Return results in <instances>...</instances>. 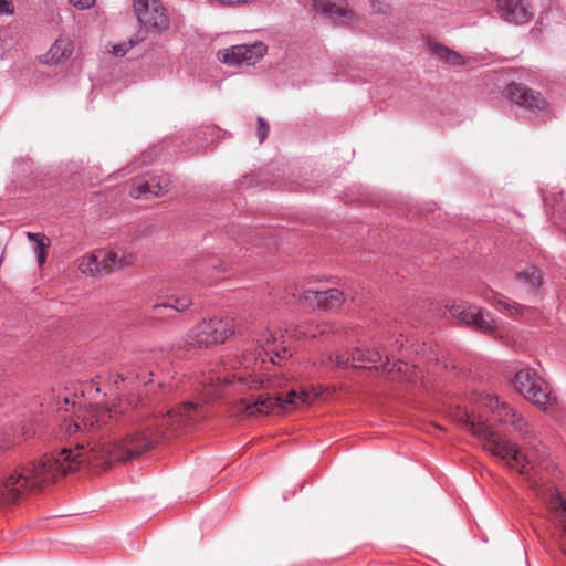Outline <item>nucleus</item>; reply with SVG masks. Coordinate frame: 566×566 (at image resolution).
Wrapping results in <instances>:
<instances>
[{
	"instance_id": "bb28decb",
	"label": "nucleus",
	"mask_w": 566,
	"mask_h": 566,
	"mask_svg": "<svg viewBox=\"0 0 566 566\" xmlns=\"http://www.w3.org/2000/svg\"><path fill=\"white\" fill-rule=\"evenodd\" d=\"M497 311H506L510 315L516 316L522 314V306L515 302L497 300Z\"/></svg>"
},
{
	"instance_id": "c85d7f7f",
	"label": "nucleus",
	"mask_w": 566,
	"mask_h": 566,
	"mask_svg": "<svg viewBox=\"0 0 566 566\" xmlns=\"http://www.w3.org/2000/svg\"><path fill=\"white\" fill-rule=\"evenodd\" d=\"M237 381H238L240 389L243 387L256 388V387L261 386L263 382L261 379L253 377L251 375H248V376L240 375V376H238Z\"/></svg>"
},
{
	"instance_id": "ddd939ff",
	"label": "nucleus",
	"mask_w": 566,
	"mask_h": 566,
	"mask_svg": "<svg viewBox=\"0 0 566 566\" xmlns=\"http://www.w3.org/2000/svg\"><path fill=\"white\" fill-rule=\"evenodd\" d=\"M464 424L469 427L470 431L479 439L486 451L495 454L493 423L481 418L470 419L469 416H465Z\"/></svg>"
},
{
	"instance_id": "f8f14e48",
	"label": "nucleus",
	"mask_w": 566,
	"mask_h": 566,
	"mask_svg": "<svg viewBox=\"0 0 566 566\" xmlns=\"http://www.w3.org/2000/svg\"><path fill=\"white\" fill-rule=\"evenodd\" d=\"M497 458L506 462L511 469H515L521 473L528 472L531 460L521 450H517L515 444L504 442L497 438Z\"/></svg>"
},
{
	"instance_id": "4468645a",
	"label": "nucleus",
	"mask_w": 566,
	"mask_h": 566,
	"mask_svg": "<svg viewBox=\"0 0 566 566\" xmlns=\"http://www.w3.org/2000/svg\"><path fill=\"white\" fill-rule=\"evenodd\" d=\"M105 274L133 265L136 255L126 250H103Z\"/></svg>"
},
{
	"instance_id": "9d476101",
	"label": "nucleus",
	"mask_w": 566,
	"mask_h": 566,
	"mask_svg": "<svg viewBox=\"0 0 566 566\" xmlns=\"http://www.w3.org/2000/svg\"><path fill=\"white\" fill-rule=\"evenodd\" d=\"M497 18L510 24L523 25L533 20L534 12L527 0H497Z\"/></svg>"
},
{
	"instance_id": "39448f33",
	"label": "nucleus",
	"mask_w": 566,
	"mask_h": 566,
	"mask_svg": "<svg viewBox=\"0 0 566 566\" xmlns=\"http://www.w3.org/2000/svg\"><path fill=\"white\" fill-rule=\"evenodd\" d=\"M504 94L510 101L528 112L531 117H545L549 114V104L546 98L523 84H509Z\"/></svg>"
},
{
	"instance_id": "a19ab883",
	"label": "nucleus",
	"mask_w": 566,
	"mask_h": 566,
	"mask_svg": "<svg viewBox=\"0 0 566 566\" xmlns=\"http://www.w3.org/2000/svg\"><path fill=\"white\" fill-rule=\"evenodd\" d=\"M126 378V376L122 373H118L116 374V379H115V384H117L119 380H124Z\"/></svg>"
},
{
	"instance_id": "e433bc0d",
	"label": "nucleus",
	"mask_w": 566,
	"mask_h": 566,
	"mask_svg": "<svg viewBox=\"0 0 566 566\" xmlns=\"http://www.w3.org/2000/svg\"><path fill=\"white\" fill-rule=\"evenodd\" d=\"M321 364H322V365H331V364H334V357H333L331 354H327V355H325V356L322 358Z\"/></svg>"
},
{
	"instance_id": "6ab92c4d",
	"label": "nucleus",
	"mask_w": 566,
	"mask_h": 566,
	"mask_svg": "<svg viewBox=\"0 0 566 566\" xmlns=\"http://www.w3.org/2000/svg\"><path fill=\"white\" fill-rule=\"evenodd\" d=\"M319 310L331 311L342 306L346 301L344 292L338 289H329L326 291H319Z\"/></svg>"
},
{
	"instance_id": "58836bf2",
	"label": "nucleus",
	"mask_w": 566,
	"mask_h": 566,
	"mask_svg": "<svg viewBox=\"0 0 566 566\" xmlns=\"http://www.w3.org/2000/svg\"><path fill=\"white\" fill-rule=\"evenodd\" d=\"M153 160V157L151 155H149L148 153H144L143 156H142V163L143 164H148Z\"/></svg>"
},
{
	"instance_id": "cd10ccee",
	"label": "nucleus",
	"mask_w": 566,
	"mask_h": 566,
	"mask_svg": "<svg viewBox=\"0 0 566 566\" xmlns=\"http://www.w3.org/2000/svg\"><path fill=\"white\" fill-rule=\"evenodd\" d=\"M281 302L284 304L292 303L293 300L296 298V295L298 293V287L294 283H290L283 287V291H281Z\"/></svg>"
},
{
	"instance_id": "7ed1b4c3",
	"label": "nucleus",
	"mask_w": 566,
	"mask_h": 566,
	"mask_svg": "<svg viewBox=\"0 0 566 566\" xmlns=\"http://www.w3.org/2000/svg\"><path fill=\"white\" fill-rule=\"evenodd\" d=\"M318 396V392L308 390H303L300 394L291 390L285 397L259 395L252 397L251 400L241 399L237 405V411L245 418L289 412L303 406H310Z\"/></svg>"
},
{
	"instance_id": "c756f323",
	"label": "nucleus",
	"mask_w": 566,
	"mask_h": 566,
	"mask_svg": "<svg viewBox=\"0 0 566 566\" xmlns=\"http://www.w3.org/2000/svg\"><path fill=\"white\" fill-rule=\"evenodd\" d=\"M269 124L263 117H258V127H256V135L259 138V143L262 144L269 135Z\"/></svg>"
},
{
	"instance_id": "20e7f679",
	"label": "nucleus",
	"mask_w": 566,
	"mask_h": 566,
	"mask_svg": "<svg viewBox=\"0 0 566 566\" xmlns=\"http://www.w3.org/2000/svg\"><path fill=\"white\" fill-rule=\"evenodd\" d=\"M235 332L233 317H212L202 319L187 335L186 348H202L222 344Z\"/></svg>"
},
{
	"instance_id": "b1692460",
	"label": "nucleus",
	"mask_w": 566,
	"mask_h": 566,
	"mask_svg": "<svg viewBox=\"0 0 566 566\" xmlns=\"http://www.w3.org/2000/svg\"><path fill=\"white\" fill-rule=\"evenodd\" d=\"M298 301L305 307L312 310L319 308V291L306 290L300 295Z\"/></svg>"
},
{
	"instance_id": "412c9836",
	"label": "nucleus",
	"mask_w": 566,
	"mask_h": 566,
	"mask_svg": "<svg viewBox=\"0 0 566 566\" xmlns=\"http://www.w3.org/2000/svg\"><path fill=\"white\" fill-rule=\"evenodd\" d=\"M191 305H192L191 298L187 295H182L179 297H172L167 303L154 304L151 307V313H153V315L157 316V315H160L163 310H165V308H171L177 312H185Z\"/></svg>"
},
{
	"instance_id": "473e14b6",
	"label": "nucleus",
	"mask_w": 566,
	"mask_h": 566,
	"mask_svg": "<svg viewBox=\"0 0 566 566\" xmlns=\"http://www.w3.org/2000/svg\"><path fill=\"white\" fill-rule=\"evenodd\" d=\"M349 360H352V355L350 356L337 355L334 359V363H335V366H337V367H347Z\"/></svg>"
},
{
	"instance_id": "0eeeda50",
	"label": "nucleus",
	"mask_w": 566,
	"mask_h": 566,
	"mask_svg": "<svg viewBox=\"0 0 566 566\" xmlns=\"http://www.w3.org/2000/svg\"><path fill=\"white\" fill-rule=\"evenodd\" d=\"M133 8L140 25L155 30L168 27L166 9L160 0H134Z\"/></svg>"
},
{
	"instance_id": "1a4fd4ad",
	"label": "nucleus",
	"mask_w": 566,
	"mask_h": 566,
	"mask_svg": "<svg viewBox=\"0 0 566 566\" xmlns=\"http://www.w3.org/2000/svg\"><path fill=\"white\" fill-rule=\"evenodd\" d=\"M497 424L505 427L509 431L515 432L524 440L531 441L534 431L524 416L507 402H497Z\"/></svg>"
},
{
	"instance_id": "393cba45",
	"label": "nucleus",
	"mask_w": 566,
	"mask_h": 566,
	"mask_svg": "<svg viewBox=\"0 0 566 566\" xmlns=\"http://www.w3.org/2000/svg\"><path fill=\"white\" fill-rule=\"evenodd\" d=\"M145 35H137L136 39L130 38L128 41L113 45L112 53L116 56H124L134 45L143 41Z\"/></svg>"
},
{
	"instance_id": "c9c22d12",
	"label": "nucleus",
	"mask_w": 566,
	"mask_h": 566,
	"mask_svg": "<svg viewBox=\"0 0 566 566\" xmlns=\"http://www.w3.org/2000/svg\"><path fill=\"white\" fill-rule=\"evenodd\" d=\"M222 3L231 4V6H239V4H247L251 3L254 0H220Z\"/></svg>"
},
{
	"instance_id": "72a5a7b5",
	"label": "nucleus",
	"mask_w": 566,
	"mask_h": 566,
	"mask_svg": "<svg viewBox=\"0 0 566 566\" xmlns=\"http://www.w3.org/2000/svg\"><path fill=\"white\" fill-rule=\"evenodd\" d=\"M327 328H328V325H327V324L317 325V326H316L317 332H316V331L311 332V333L304 332V333H303V335H304V336H306V337H307V336H310V337H316V336H317V334H325V333H326V331H327Z\"/></svg>"
},
{
	"instance_id": "a878e982",
	"label": "nucleus",
	"mask_w": 566,
	"mask_h": 566,
	"mask_svg": "<svg viewBox=\"0 0 566 566\" xmlns=\"http://www.w3.org/2000/svg\"><path fill=\"white\" fill-rule=\"evenodd\" d=\"M518 277L525 280L533 287H538L542 284V273L536 268L520 273Z\"/></svg>"
},
{
	"instance_id": "5701e85b",
	"label": "nucleus",
	"mask_w": 566,
	"mask_h": 566,
	"mask_svg": "<svg viewBox=\"0 0 566 566\" xmlns=\"http://www.w3.org/2000/svg\"><path fill=\"white\" fill-rule=\"evenodd\" d=\"M381 354L376 349H370L367 347H357L352 353V361H358V363H373L376 364L380 361Z\"/></svg>"
},
{
	"instance_id": "7c9ffc66",
	"label": "nucleus",
	"mask_w": 566,
	"mask_h": 566,
	"mask_svg": "<svg viewBox=\"0 0 566 566\" xmlns=\"http://www.w3.org/2000/svg\"><path fill=\"white\" fill-rule=\"evenodd\" d=\"M15 444V439L9 432H0V451H6Z\"/></svg>"
},
{
	"instance_id": "f704fd0d",
	"label": "nucleus",
	"mask_w": 566,
	"mask_h": 566,
	"mask_svg": "<svg viewBox=\"0 0 566 566\" xmlns=\"http://www.w3.org/2000/svg\"><path fill=\"white\" fill-rule=\"evenodd\" d=\"M13 9L8 0H0V14L12 13Z\"/></svg>"
},
{
	"instance_id": "dca6fc26",
	"label": "nucleus",
	"mask_w": 566,
	"mask_h": 566,
	"mask_svg": "<svg viewBox=\"0 0 566 566\" xmlns=\"http://www.w3.org/2000/svg\"><path fill=\"white\" fill-rule=\"evenodd\" d=\"M78 270L86 276H98L105 274L103 250L87 253L80 258Z\"/></svg>"
},
{
	"instance_id": "2f4dec72",
	"label": "nucleus",
	"mask_w": 566,
	"mask_h": 566,
	"mask_svg": "<svg viewBox=\"0 0 566 566\" xmlns=\"http://www.w3.org/2000/svg\"><path fill=\"white\" fill-rule=\"evenodd\" d=\"M70 3L78 10H86L94 6V0H69Z\"/></svg>"
},
{
	"instance_id": "9b49d317",
	"label": "nucleus",
	"mask_w": 566,
	"mask_h": 566,
	"mask_svg": "<svg viewBox=\"0 0 566 566\" xmlns=\"http://www.w3.org/2000/svg\"><path fill=\"white\" fill-rule=\"evenodd\" d=\"M169 188V179H133L129 195L135 199L148 200L166 195Z\"/></svg>"
},
{
	"instance_id": "ea45409f",
	"label": "nucleus",
	"mask_w": 566,
	"mask_h": 566,
	"mask_svg": "<svg viewBox=\"0 0 566 566\" xmlns=\"http://www.w3.org/2000/svg\"><path fill=\"white\" fill-rule=\"evenodd\" d=\"M403 367H407V364H405L402 361H398L397 364L394 365V368H397L398 373H402L403 371Z\"/></svg>"
},
{
	"instance_id": "6e6552de",
	"label": "nucleus",
	"mask_w": 566,
	"mask_h": 566,
	"mask_svg": "<svg viewBox=\"0 0 566 566\" xmlns=\"http://www.w3.org/2000/svg\"><path fill=\"white\" fill-rule=\"evenodd\" d=\"M268 48L262 42L251 45L238 44L218 52V59L230 66H239L242 63H255L266 54Z\"/></svg>"
},
{
	"instance_id": "4be33fe9",
	"label": "nucleus",
	"mask_w": 566,
	"mask_h": 566,
	"mask_svg": "<svg viewBox=\"0 0 566 566\" xmlns=\"http://www.w3.org/2000/svg\"><path fill=\"white\" fill-rule=\"evenodd\" d=\"M27 238L30 241H33L36 243L35 253L38 256V263L40 266H42L46 261L48 249L51 244L50 239L44 233H33V232H27Z\"/></svg>"
},
{
	"instance_id": "f3484780",
	"label": "nucleus",
	"mask_w": 566,
	"mask_h": 566,
	"mask_svg": "<svg viewBox=\"0 0 566 566\" xmlns=\"http://www.w3.org/2000/svg\"><path fill=\"white\" fill-rule=\"evenodd\" d=\"M429 48L431 52L434 53L441 61L452 66H460L464 64L463 56L446 45L430 41Z\"/></svg>"
},
{
	"instance_id": "aec40b11",
	"label": "nucleus",
	"mask_w": 566,
	"mask_h": 566,
	"mask_svg": "<svg viewBox=\"0 0 566 566\" xmlns=\"http://www.w3.org/2000/svg\"><path fill=\"white\" fill-rule=\"evenodd\" d=\"M73 52V45L67 40H56L48 52L46 62L57 64L70 57Z\"/></svg>"
},
{
	"instance_id": "2eb2a0df",
	"label": "nucleus",
	"mask_w": 566,
	"mask_h": 566,
	"mask_svg": "<svg viewBox=\"0 0 566 566\" xmlns=\"http://www.w3.org/2000/svg\"><path fill=\"white\" fill-rule=\"evenodd\" d=\"M285 344L286 339L282 331L269 333L265 344L263 345V350L265 355L269 356L271 363L276 364L274 356L279 359L292 356L291 349Z\"/></svg>"
},
{
	"instance_id": "423d86ee",
	"label": "nucleus",
	"mask_w": 566,
	"mask_h": 566,
	"mask_svg": "<svg viewBox=\"0 0 566 566\" xmlns=\"http://www.w3.org/2000/svg\"><path fill=\"white\" fill-rule=\"evenodd\" d=\"M449 312L452 317L475 331L489 335H493L494 333L491 314L483 313V311L475 305L453 304L449 307Z\"/></svg>"
},
{
	"instance_id": "f257e3e1",
	"label": "nucleus",
	"mask_w": 566,
	"mask_h": 566,
	"mask_svg": "<svg viewBox=\"0 0 566 566\" xmlns=\"http://www.w3.org/2000/svg\"><path fill=\"white\" fill-rule=\"evenodd\" d=\"M60 426V438L72 439L74 449L64 447L57 453L45 454L8 471L0 480V503H15L27 495L39 492L59 476L75 472L83 464L103 467L114 461H127L151 449V417L145 419L122 440L95 439V434L112 418L111 410L93 406H76L64 398L59 411L69 412Z\"/></svg>"
},
{
	"instance_id": "a211bd4d",
	"label": "nucleus",
	"mask_w": 566,
	"mask_h": 566,
	"mask_svg": "<svg viewBox=\"0 0 566 566\" xmlns=\"http://www.w3.org/2000/svg\"><path fill=\"white\" fill-rule=\"evenodd\" d=\"M313 8L331 19L346 18L349 15L348 11L344 7H338L333 0H312Z\"/></svg>"
},
{
	"instance_id": "4c0bfd02",
	"label": "nucleus",
	"mask_w": 566,
	"mask_h": 566,
	"mask_svg": "<svg viewBox=\"0 0 566 566\" xmlns=\"http://www.w3.org/2000/svg\"><path fill=\"white\" fill-rule=\"evenodd\" d=\"M33 434H34V432H32V433H31V432H30V430H29V429H27L25 427H23V428L21 429V436H22V438H23V439H29V438H30V437H32Z\"/></svg>"
},
{
	"instance_id": "f03ea898",
	"label": "nucleus",
	"mask_w": 566,
	"mask_h": 566,
	"mask_svg": "<svg viewBox=\"0 0 566 566\" xmlns=\"http://www.w3.org/2000/svg\"><path fill=\"white\" fill-rule=\"evenodd\" d=\"M513 388L530 403L545 412H555L558 407V397L552 385L543 378L537 370L523 367L514 375L503 373Z\"/></svg>"
}]
</instances>
